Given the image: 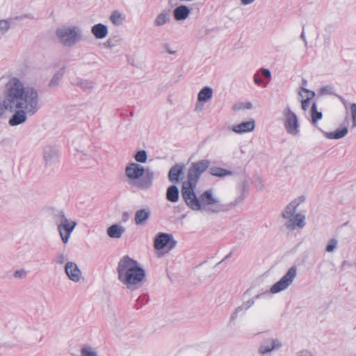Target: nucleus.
Segmentation results:
<instances>
[{
	"label": "nucleus",
	"mask_w": 356,
	"mask_h": 356,
	"mask_svg": "<svg viewBox=\"0 0 356 356\" xmlns=\"http://www.w3.org/2000/svg\"><path fill=\"white\" fill-rule=\"evenodd\" d=\"M39 94L34 87L25 86L19 78L10 77L5 85L4 99L0 97V118L5 111H15L8 120L9 125L25 123L29 116L34 115L40 108Z\"/></svg>",
	"instance_id": "obj_1"
},
{
	"label": "nucleus",
	"mask_w": 356,
	"mask_h": 356,
	"mask_svg": "<svg viewBox=\"0 0 356 356\" xmlns=\"http://www.w3.org/2000/svg\"><path fill=\"white\" fill-rule=\"evenodd\" d=\"M117 271L119 280L129 289H136L145 277L144 269L129 256H124L120 259Z\"/></svg>",
	"instance_id": "obj_2"
},
{
	"label": "nucleus",
	"mask_w": 356,
	"mask_h": 356,
	"mask_svg": "<svg viewBox=\"0 0 356 356\" xmlns=\"http://www.w3.org/2000/svg\"><path fill=\"white\" fill-rule=\"evenodd\" d=\"M128 184L140 190H148L153 184L154 172L145 170L143 166L136 163L129 164L125 168Z\"/></svg>",
	"instance_id": "obj_3"
},
{
	"label": "nucleus",
	"mask_w": 356,
	"mask_h": 356,
	"mask_svg": "<svg viewBox=\"0 0 356 356\" xmlns=\"http://www.w3.org/2000/svg\"><path fill=\"white\" fill-rule=\"evenodd\" d=\"M242 200V198H238L229 204H223L214 195L213 189L210 188L206 190L199 196L200 210L212 213L225 212L235 207Z\"/></svg>",
	"instance_id": "obj_4"
},
{
	"label": "nucleus",
	"mask_w": 356,
	"mask_h": 356,
	"mask_svg": "<svg viewBox=\"0 0 356 356\" xmlns=\"http://www.w3.org/2000/svg\"><path fill=\"white\" fill-rule=\"evenodd\" d=\"M303 197H299L291 201L282 211V216L286 220L285 226L290 230L296 228L302 229L305 225V216L302 213L295 214L298 207L304 202Z\"/></svg>",
	"instance_id": "obj_5"
},
{
	"label": "nucleus",
	"mask_w": 356,
	"mask_h": 356,
	"mask_svg": "<svg viewBox=\"0 0 356 356\" xmlns=\"http://www.w3.org/2000/svg\"><path fill=\"white\" fill-rule=\"evenodd\" d=\"M58 42L64 47H71L83 40V30L77 25H65L56 31Z\"/></svg>",
	"instance_id": "obj_6"
},
{
	"label": "nucleus",
	"mask_w": 356,
	"mask_h": 356,
	"mask_svg": "<svg viewBox=\"0 0 356 356\" xmlns=\"http://www.w3.org/2000/svg\"><path fill=\"white\" fill-rule=\"evenodd\" d=\"M52 219L57 227L62 242L64 244L67 243L72 233L76 227V222L67 218L65 212L60 209L53 211Z\"/></svg>",
	"instance_id": "obj_7"
},
{
	"label": "nucleus",
	"mask_w": 356,
	"mask_h": 356,
	"mask_svg": "<svg viewBox=\"0 0 356 356\" xmlns=\"http://www.w3.org/2000/svg\"><path fill=\"white\" fill-rule=\"evenodd\" d=\"M197 184L184 181L181 187V197L186 204L193 211H200L199 197L195 192Z\"/></svg>",
	"instance_id": "obj_8"
},
{
	"label": "nucleus",
	"mask_w": 356,
	"mask_h": 356,
	"mask_svg": "<svg viewBox=\"0 0 356 356\" xmlns=\"http://www.w3.org/2000/svg\"><path fill=\"white\" fill-rule=\"evenodd\" d=\"M211 162L208 159H202L191 163L187 173L186 182L197 184L201 175L209 168Z\"/></svg>",
	"instance_id": "obj_9"
},
{
	"label": "nucleus",
	"mask_w": 356,
	"mask_h": 356,
	"mask_svg": "<svg viewBox=\"0 0 356 356\" xmlns=\"http://www.w3.org/2000/svg\"><path fill=\"white\" fill-rule=\"evenodd\" d=\"M296 275V266H291L287 270L286 274L278 282H277L270 287V293H277L286 289L292 284Z\"/></svg>",
	"instance_id": "obj_10"
},
{
	"label": "nucleus",
	"mask_w": 356,
	"mask_h": 356,
	"mask_svg": "<svg viewBox=\"0 0 356 356\" xmlns=\"http://www.w3.org/2000/svg\"><path fill=\"white\" fill-rule=\"evenodd\" d=\"M284 124L288 134L296 136L298 134V120L297 115L287 106L283 111Z\"/></svg>",
	"instance_id": "obj_11"
},
{
	"label": "nucleus",
	"mask_w": 356,
	"mask_h": 356,
	"mask_svg": "<svg viewBox=\"0 0 356 356\" xmlns=\"http://www.w3.org/2000/svg\"><path fill=\"white\" fill-rule=\"evenodd\" d=\"M168 245H169V250L173 249L177 245V241L174 239L172 234L159 233L156 236L154 241V247L155 249L162 250Z\"/></svg>",
	"instance_id": "obj_12"
},
{
	"label": "nucleus",
	"mask_w": 356,
	"mask_h": 356,
	"mask_svg": "<svg viewBox=\"0 0 356 356\" xmlns=\"http://www.w3.org/2000/svg\"><path fill=\"white\" fill-rule=\"evenodd\" d=\"M264 293L258 294L254 298H250L247 300H244L243 302L236 307L234 312L231 314L229 318V323H233L238 316L244 314L248 309H249L252 305H254V298H259Z\"/></svg>",
	"instance_id": "obj_13"
},
{
	"label": "nucleus",
	"mask_w": 356,
	"mask_h": 356,
	"mask_svg": "<svg viewBox=\"0 0 356 356\" xmlns=\"http://www.w3.org/2000/svg\"><path fill=\"white\" fill-rule=\"evenodd\" d=\"M282 346V342L277 339L269 338L265 339L259 347V353L261 355L278 350Z\"/></svg>",
	"instance_id": "obj_14"
},
{
	"label": "nucleus",
	"mask_w": 356,
	"mask_h": 356,
	"mask_svg": "<svg viewBox=\"0 0 356 356\" xmlns=\"http://www.w3.org/2000/svg\"><path fill=\"white\" fill-rule=\"evenodd\" d=\"M152 212L149 207L141 208L136 211L134 222L137 226H145L151 216Z\"/></svg>",
	"instance_id": "obj_15"
},
{
	"label": "nucleus",
	"mask_w": 356,
	"mask_h": 356,
	"mask_svg": "<svg viewBox=\"0 0 356 356\" xmlns=\"http://www.w3.org/2000/svg\"><path fill=\"white\" fill-rule=\"evenodd\" d=\"M65 272L69 279L74 282H79L82 276V273L76 264L72 261H68L65 266Z\"/></svg>",
	"instance_id": "obj_16"
},
{
	"label": "nucleus",
	"mask_w": 356,
	"mask_h": 356,
	"mask_svg": "<svg viewBox=\"0 0 356 356\" xmlns=\"http://www.w3.org/2000/svg\"><path fill=\"white\" fill-rule=\"evenodd\" d=\"M185 165L183 163H176L168 172V179L172 183L179 182L184 175Z\"/></svg>",
	"instance_id": "obj_17"
},
{
	"label": "nucleus",
	"mask_w": 356,
	"mask_h": 356,
	"mask_svg": "<svg viewBox=\"0 0 356 356\" xmlns=\"http://www.w3.org/2000/svg\"><path fill=\"white\" fill-rule=\"evenodd\" d=\"M59 154L57 149L52 146H47L43 151V157L47 165H51L57 161Z\"/></svg>",
	"instance_id": "obj_18"
},
{
	"label": "nucleus",
	"mask_w": 356,
	"mask_h": 356,
	"mask_svg": "<svg viewBox=\"0 0 356 356\" xmlns=\"http://www.w3.org/2000/svg\"><path fill=\"white\" fill-rule=\"evenodd\" d=\"M254 127V120H251L250 121L243 122L238 124L234 125L232 127V129L235 133L241 134L253 131Z\"/></svg>",
	"instance_id": "obj_19"
},
{
	"label": "nucleus",
	"mask_w": 356,
	"mask_h": 356,
	"mask_svg": "<svg viewBox=\"0 0 356 356\" xmlns=\"http://www.w3.org/2000/svg\"><path fill=\"white\" fill-rule=\"evenodd\" d=\"M298 94L302 98L305 97V99H302L301 101V106L302 108L304 111H306L309 107L310 100L314 97L315 92L309 90H307L303 87H301L298 92Z\"/></svg>",
	"instance_id": "obj_20"
},
{
	"label": "nucleus",
	"mask_w": 356,
	"mask_h": 356,
	"mask_svg": "<svg viewBox=\"0 0 356 356\" xmlns=\"http://www.w3.org/2000/svg\"><path fill=\"white\" fill-rule=\"evenodd\" d=\"M91 33L95 38L101 40L107 36L108 30L106 25L99 23L92 26Z\"/></svg>",
	"instance_id": "obj_21"
},
{
	"label": "nucleus",
	"mask_w": 356,
	"mask_h": 356,
	"mask_svg": "<svg viewBox=\"0 0 356 356\" xmlns=\"http://www.w3.org/2000/svg\"><path fill=\"white\" fill-rule=\"evenodd\" d=\"M213 89L209 86H205L198 92L197 95V102L198 103H206L209 102L213 97Z\"/></svg>",
	"instance_id": "obj_22"
},
{
	"label": "nucleus",
	"mask_w": 356,
	"mask_h": 356,
	"mask_svg": "<svg viewBox=\"0 0 356 356\" xmlns=\"http://www.w3.org/2000/svg\"><path fill=\"white\" fill-rule=\"evenodd\" d=\"M125 232L124 226L119 224H114L108 227L107 234L112 238H120Z\"/></svg>",
	"instance_id": "obj_23"
},
{
	"label": "nucleus",
	"mask_w": 356,
	"mask_h": 356,
	"mask_svg": "<svg viewBox=\"0 0 356 356\" xmlns=\"http://www.w3.org/2000/svg\"><path fill=\"white\" fill-rule=\"evenodd\" d=\"M191 13L190 9L186 6H179L175 8L173 11V15L176 20H184L186 19Z\"/></svg>",
	"instance_id": "obj_24"
},
{
	"label": "nucleus",
	"mask_w": 356,
	"mask_h": 356,
	"mask_svg": "<svg viewBox=\"0 0 356 356\" xmlns=\"http://www.w3.org/2000/svg\"><path fill=\"white\" fill-rule=\"evenodd\" d=\"M74 86L79 87L86 92H90L95 87V82L88 79H78L73 83Z\"/></svg>",
	"instance_id": "obj_25"
},
{
	"label": "nucleus",
	"mask_w": 356,
	"mask_h": 356,
	"mask_svg": "<svg viewBox=\"0 0 356 356\" xmlns=\"http://www.w3.org/2000/svg\"><path fill=\"white\" fill-rule=\"evenodd\" d=\"M179 192L175 185L170 186L166 191V198L171 202H177L179 200Z\"/></svg>",
	"instance_id": "obj_26"
},
{
	"label": "nucleus",
	"mask_w": 356,
	"mask_h": 356,
	"mask_svg": "<svg viewBox=\"0 0 356 356\" xmlns=\"http://www.w3.org/2000/svg\"><path fill=\"white\" fill-rule=\"evenodd\" d=\"M170 19V15L167 12H162L159 13L154 21V25L156 27H160L165 25Z\"/></svg>",
	"instance_id": "obj_27"
},
{
	"label": "nucleus",
	"mask_w": 356,
	"mask_h": 356,
	"mask_svg": "<svg viewBox=\"0 0 356 356\" xmlns=\"http://www.w3.org/2000/svg\"><path fill=\"white\" fill-rule=\"evenodd\" d=\"M261 76L266 79H269L271 76V73L269 70L261 68L259 71H258L257 73L254 75V82L257 85H261L263 83V80L261 79Z\"/></svg>",
	"instance_id": "obj_28"
},
{
	"label": "nucleus",
	"mask_w": 356,
	"mask_h": 356,
	"mask_svg": "<svg viewBox=\"0 0 356 356\" xmlns=\"http://www.w3.org/2000/svg\"><path fill=\"white\" fill-rule=\"evenodd\" d=\"M348 134V127L346 126L332 132H326L325 136L329 139H339L343 138Z\"/></svg>",
	"instance_id": "obj_29"
},
{
	"label": "nucleus",
	"mask_w": 356,
	"mask_h": 356,
	"mask_svg": "<svg viewBox=\"0 0 356 356\" xmlns=\"http://www.w3.org/2000/svg\"><path fill=\"white\" fill-rule=\"evenodd\" d=\"M209 172L211 175L218 177H224L233 175L232 171L219 167L210 168Z\"/></svg>",
	"instance_id": "obj_30"
},
{
	"label": "nucleus",
	"mask_w": 356,
	"mask_h": 356,
	"mask_svg": "<svg viewBox=\"0 0 356 356\" xmlns=\"http://www.w3.org/2000/svg\"><path fill=\"white\" fill-rule=\"evenodd\" d=\"M65 70L63 68L59 70L51 78L50 80L48 86L51 88H54L57 87L60 83L63 76H64Z\"/></svg>",
	"instance_id": "obj_31"
},
{
	"label": "nucleus",
	"mask_w": 356,
	"mask_h": 356,
	"mask_svg": "<svg viewBox=\"0 0 356 356\" xmlns=\"http://www.w3.org/2000/svg\"><path fill=\"white\" fill-rule=\"evenodd\" d=\"M109 19L114 25L120 26L122 24L124 20V15L118 10H114L110 15Z\"/></svg>",
	"instance_id": "obj_32"
},
{
	"label": "nucleus",
	"mask_w": 356,
	"mask_h": 356,
	"mask_svg": "<svg viewBox=\"0 0 356 356\" xmlns=\"http://www.w3.org/2000/svg\"><path fill=\"white\" fill-rule=\"evenodd\" d=\"M312 113V121L314 124H316L318 120H321L323 117V114L321 112H318L317 111V106L315 103H313L311 108Z\"/></svg>",
	"instance_id": "obj_33"
},
{
	"label": "nucleus",
	"mask_w": 356,
	"mask_h": 356,
	"mask_svg": "<svg viewBox=\"0 0 356 356\" xmlns=\"http://www.w3.org/2000/svg\"><path fill=\"white\" fill-rule=\"evenodd\" d=\"M10 28V20L0 19V38L6 34Z\"/></svg>",
	"instance_id": "obj_34"
},
{
	"label": "nucleus",
	"mask_w": 356,
	"mask_h": 356,
	"mask_svg": "<svg viewBox=\"0 0 356 356\" xmlns=\"http://www.w3.org/2000/svg\"><path fill=\"white\" fill-rule=\"evenodd\" d=\"M81 356H98L97 350L91 346H84L81 350Z\"/></svg>",
	"instance_id": "obj_35"
},
{
	"label": "nucleus",
	"mask_w": 356,
	"mask_h": 356,
	"mask_svg": "<svg viewBox=\"0 0 356 356\" xmlns=\"http://www.w3.org/2000/svg\"><path fill=\"white\" fill-rule=\"evenodd\" d=\"M252 108V104L250 102H246V103L240 102V103L235 104L232 106V109L236 111H238L240 110H243V109H251Z\"/></svg>",
	"instance_id": "obj_36"
},
{
	"label": "nucleus",
	"mask_w": 356,
	"mask_h": 356,
	"mask_svg": "<svg viewBox=\"0 0 356 356\" xmlns=\"http://www.w3.org/2000/svg\"><path fill=\"white\" fill-rule=\"evenodd\" d=\"M337 244H338V241L337 239L334 238H331L327 245H326V251L327 252H332L335 250L337 246Z\"/></svg>",
	"instance_id": "obj_37"
},
{
	"label": "nucleus",
	"mask_w": 356,
	"mask_h": 356,
	"mask_svg": "<svg viewBox=\"0 0 356 356\" xmlns=\"http://www.w3.org/2000/svg\"><path fill=\"white\" fill-rule=\"evenodd\" d=\"M134 158L138 162L145 163L147 159V153L145 150L138 151Z\"/></svg>",
	"instance_id": "obj_38"
},
{
	"label": "nucleus",
	"mask_w": 356,
	"mask_h": 356,
	"mask_svg": "<svg viewBox=\"0 0 356 356\" xmlns=\"http://www.w3.org/2000/svg\"><path fill=\"white\" fill-rule=\"evenodd\" d=\"M350 113L352 117V127H356V103L350 105Z\"/></svg>",
	"instance_id": "obj_39"
},
{
	"label": "nucleus",
	"mask_w": 356,
	"mask_h": 356,
	"mask_svg": "<svg viewBox=\"0 0 356 356\" xmlns=\"http://www.w3.org/2000/svg\"><path fill=\"white\" fill-rule=\"evenodd\" d=\"M254 186L257 190L261 191L264 188V181L261 177H259V176L256 177L254 178Z\"/></svg>",
	"instance_id": "obj_40"
},
{
	"label": "nucleus",
	"mask_w": 356,
	"mask_h": 356,
	"mask_svg": "<svg viewBox=\"0 0 356 356\" xmlns=\"http://www.w3.org/2000/svg\"><path fill=\"white\" fill-rule=\"evenodd\" d=\"M66 261L67 257L63 252L58 254L54 258V262L60 265L63 264Z\"/></svg>",
	"instance_id": "obj_41"
},
{
	"label": "nucleus",
	"mask_w": 356,
	"mask_h": 356,
	"mask_svg": "<svg viewBox=\"0 0 356 356\" xmlns=\"http://www.w3.org/2000/svg\"><path fill=\"white\" fill-rule=\"evenodd\" d=\"M27 273H28L27 270H26L24 269H20V270H17L15 271L13 276L15 278L23 279V278L26 277V276L27 275Z\"/></svg>",
	"instance_id": "obj_42"
},
{
	"label": "nucleus",
	"mask_w": 356,
	"mask_h": 356,
	"mask_svg": "<svg viewBox=\"0 0 356 356\" xmlns=\"http://www.w3.org/2000/svg\"><path fill=\"white\" fill-rule=\"evenodd\" d=\"M163 49L168 52L169 54H175L177 52L176 49H172L170 45L168 43H165L163 44Z\"/></svg>",
	"instance_id": "obj_43"
},
{
	"label": "nucleus",
	"mask_w": 356,
	"mask_h": 356,
	"mask_svg": "<svg viewBox=\"0 0 356 356\" xmlns=\"http://www.w3.org/2000/svg\"><path fill=\"white\" fill-rule=\"evenodd\" d=\"M320 93L321 95H326L331 93V88L330 86H325L321 88Z\"/></svg>",
	"instance_id": "obj_44"
},
{
	"label": "nucleus",
	"mask_w": 356,
	"mask_h": 356,
	"mask_svg": "<svg viewBox=\"0 0 356 356\" xmlns=\"http://www.w3.org/2000/svg\"><path fill=\"white\" fill-rule=\"evenodd\" d=\"M297 356H312V354L309 350H302L298 353Z\"/></svg>",
	"instance_id": "obj_45"
},
{
	"label": "nucleus",
	"mask_w": 356,
	"mask_h": 356,
	"mask_svg": "<svg viewBox=\"0 0 356 356\" xmlns=\"http://www.w3.org/2000/svg\"><path fill=\"white\" fill-rule=\"evenodd\" d=\"M300 38L303 40L304 44H305V47H307V40H306V38H305V34L304 29H302V33L300 34Z\"/></svg>",
	"instance_id": "obj_46"
},
{
	"label": "nucleus",
	"mask_w": 356,
	"mask_h": 356,
	"mask_svg": "<svg viewBox=\"0 0 356 356\" xmlns=\"http://www.w3.org/2000/svg\"><path fill=\"white\" fill-rule=\"evenodd\" d=\"M77 153L81 154L83 155L87 156L89 153V151L87 149H77Z\"/></svg>",
	"instance_id": "obj_47"
},
{
	"label": "nucleus",
	"mask_w": 356,
	"mask_h": 356,
	"mask_svg": "<svg viewBox=\"0 0 356 356\" xmlns=\"http://www.w3.org/2000/svg\"><path fill=\"white\" fill-rule=\"evenodd\" d=\"M255 0H241L242 5L246 6L253 3Z\"/></svg>",
	"instance_id": "obj_48"
},
{
	"label": "nucleus",
	"mask_w": 356,
	"mask_h": 356,
	"mask_svg": "<svg viewBox=\"0 0 356 356\" xmlns=\"http://www.w3.org/2000/svg\"><path fill=\"white\" fill-rule=\"evenodd\" d=\"M104 46L106 47H109V48H112L113 47H114V45L113 44H111V40H108L105 43H104Z\"/></svg>",
	"instance_id": "obj_49"
},
{
	"label": "nucleus",
	"mask_w": 356,
	"mask_h": 356,
	"mask_svg": "<svg viewBox=\"0 0 356 356\" xmlns=\"http://www.w3.org/2000/svg\"><path fill=\"white\" fill-rule=\"evenodd\" d=\"M339 99L345 106H346V101L343 97H339Z\"/></svg>",
	"instance_id": "obj_50"
},
{
	"label": "nucleus",
	"mask_w": 356,
	"mask_h": 356,
	"mask_svg": "<svg viewBox=\"0 0 356 356\" xmlns=\"http://www.w3.org/2000/svg\"><path fill=\"white\" fill-rule=\"evenodd\" d=\"M249 293V290H247L244 294H243V298H245V297L248 295V293Z\"/></svg>",
	"instance_id": "obj_51"
},
{
	"label": "nucleus",
	"mask_w": 356,
	"mask_h": 356,
	"mask_svg": "<svg viewBox=\"0 0 356 356\" xmlns=\"http://www.w3.org/2000/svg\"><path fill=\"white\" fill-rule=\"evenodd\" d=\"M303 84L304 85H306L307 84V81L305 80L303 81Z\"/></svg>",
	"instance_id": "obj_52"
}]
</instances>
